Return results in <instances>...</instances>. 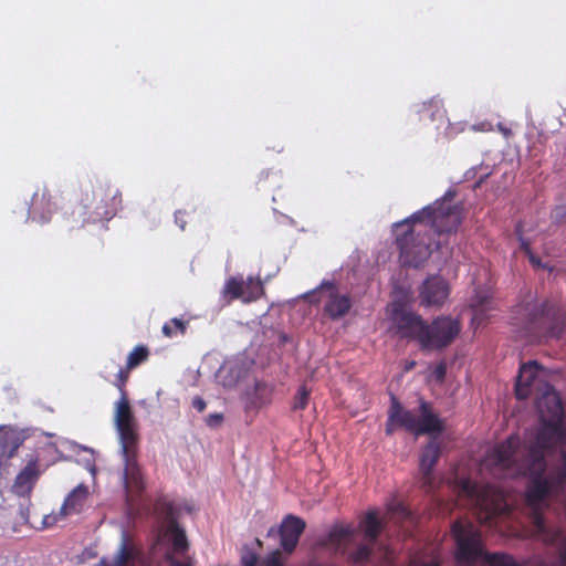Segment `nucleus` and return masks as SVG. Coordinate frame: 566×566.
Instances as JSON below:
<instances>
[{"label": "nucleus", "mask_w": 566, "mask_h": 566, "mask_svg": "<svg viewBox=\"0 0 566 566\" xmlns=\"http://www.w3.org/2000/svg\"><path fill=\"white\" fill-rule=\"evenodd\" d=\"M537 409L539 420L526 433L523 457L520 439L510 436L486 454L484 463L491 470L531 476L526 502L533 510L534 536L554 548L548 555L549 566H566V530L547 526L542 512L548 496L562 500L566 506V426L562 398L553 386L545 385Z\"/></svg>", "instance_id": "1"}, {"label": "nucleus", "mask_w": 566, "mask_h": 566, "mask_svg": "<svg viewBox=\"0 0 566 566\" xmlns=\"http://www.w3.org/2000/svg\"><path fill=\"white\" fill-rule=\"evenodd\" d=\"M455 192L448 190L433 203L396 222V245L403 266L420 268L431 254L432 234L455 232L462 222V208L453 205Z\"/></svg>", "instance_id": "2"}, {"label": "nucleus", "mask_w": 566, "mask_h": 566, "mask_svg": "<svg viewBox=\"0 0 566 566\" xmlns=\"http://www.w3.org/2000/svg\"><path fill=\"white\" fill-rule=\"evenodd\" d=\"M142 363V345H136L127 358L125 367L111 359L104 368L105 378L118 369L113 384L122 392L120 399L115 407V426L119 437V443L123 454V485L125 491L126 511L129 516L139 514L142 507V468L139 464V436L137 426L129 405V400L124 391V385L128 379L132 368Z\"/></svg>", "instance_id": "3"}, {"label": "nucleus", "mask_w": 566, "mask_h": 566, "mask_svg": "<svg viewBox=\"0 0 566 566\" xmlns=\"http://www.w3.org/2000/svg\"><path fill=\"white\" fill-rule=\"evenodd\" d=\"M122 205V196L118 188L106 180H96L91 190H85L71 199L62 195L53 193L48 188L36 190L31 199L29 217L32 221L45 224L50 222L52 214L60 210L71 228L83 227L85 223L111 220Z\"/></svg>", "instance_id": "4"}, {"label": "nucleus", "mask_w": 566, "mask_h": 566, "mask_svg": "<svg viewBox=\"0 0 566 566\" xmlns=\"http://www.w3.org/2000/svg\"><path fill=\"white\" fill-rule=\"evenodd\" d=\"M154 514L159 521L156 546H167L165 558L169 566H192L189 560H179L176 556H184L189 549L186 531L178 524V510L166 497L156 500L153 506Z\"/></svg>", "instance_id": "5"}, {"label": "nucleus", "mask_w": 566, "mask_h": 566, "mask_svg": "<svg viewBox=\"0 0 566 566\" xmlns=\"http://www.w3.org/2000/svg\"><path fill=\"white\" fill-rule=\"evenodd\" d=\"M457 489L459 495L470 502L478 521L483 525L491 526L496 516L511 512L504 492L494 485L479 484L469 478H461L457 480Z\"/></svg>", "instance_id": "6"}, {"label": "nucleus", "mask_w": 566, "mask_h": 566, "mask_svg": "<svg viewBox=\"0 0 566 566\" xmlns=\"http://www.w3.org/2000/svg\"><path fill=\"white\" fill-rule=\"evenodd\" d=\"M451 533L455 542V560L460 566H476L483 563L486 549L481 532L471 523L457 520Z\"/></svg>", "instance_id": "7"}, {"label": "nucleus", "mask_w": 566, "mask_h": 566, "mask_svg": "<svg viewBox=\"0 0 566 566\" xmlns=\"http://www.w3.org/2000/svg\"><path fill=\"white\" fill-rule=\"evenodd\" d=\"M420 415L402 407L399 400L391 396L390 419L398 420V427L415 436L441 432L443 424L439 417L431 411L428 402L421 400L419 405Z\"/></svg>", "instance_id": "8"}, {"label": "nucleus", "mask_w": 566, "mask_h": 566, "mask_svg": "<svg viewBox=\"0 0 566 566\" xmlns=\"http://www.w3.org/2000/svg\"><path fill=\"white\" fill-rule=\"evenodd\" d=\"M461 324L450 316H439L431 324L424 323L421 337V348L441 350L448 347L459 335Z\"/></svg>", "instance_id": "9"}, {"label": "nucleus", "mask_w": 566, "mask_h": 566, "mask_svg": "<svg viewBox=\"0 0 566 566\" xmlns=\"http://www.w3.org/2000/svg\"><path fill=\"white\" fill-rule=\"evenodd\" d=\"M263 294L262 281L253 276H249L247 280H243L242 276H230L222 289V295L229 298V302L241 300L248 304L258 301Z\"/></svg>", "instance_id": "10"}, {"label": "nucleus", "mask_w": 566, "mask_h": 566, "mask_svg": "<svg viewBox=\"0 0 566 566\" xmlns=\"http://www.w3.org/2000/svg\"><path fill=\"white\" fill-rule=\"evenodd\" d=\"M391 321L400 337L416 339L421 346L426 322L419 314L405 308L401 303H394L391 305Z\"/></svg>", "instance_id": "11"}, {"label": "nucleus", "mask_w": 566, "mask_h": 566, "mask_svg": "<svg viewBox=\"0 0 566 566\" xmlns=\"http://www.w3.org/2000/svg\"><path fill=\"white\" fill-rule=\"evenodd\" d=\"M566 329V318H549L544 307L534 310L526 326L530 340L539 336L559 338Z\"/></svg>", "instance_id": "12"}, {"label": "nucleus", "mask_w": 566, "mask_h": 566, "mask_svg": "<svg viewBox=\"0 0 566 566\" xmlns=\"http://www.w3.org/2000/svg\"><path fill=\"white\" fill-rule=\"evenodd\" d=\"M450 294L448 282L439 276L427 277L419 289V303L423 307H441Z\"/></svg>", "instance_id": "13"}, {"label": "nucleus", "mask_w": 566, "mask_h": 566, "mask_svg": "<svg viewBox=\"0 0 566 566\" xmlns=\"http://www.w3.org/2000/svg\"><path fill=\"white\" fill-rule=\"evenodd\" d=\"M440 455V442L433 438L422 449L419 462V471L421 474V488L424 489L427 492H430L434 489L436 479L433 475V469L438 463Z\"/></svg>", "instance_id": "14"}, {"label": "nucleus", "mask_w": 566, "mask_h": 566, "mask_svg": "<svg viewBox=\"0 0 566 566\" xmlns=\"http://www.w3.org/2000/svg\"><path fill=\"white\" fill-rule=\"evenodd\" d=\"M41 474L42 469L39 457L30 455L25 465L14 479L11 486L12 492L18 496H30Z\"/></svg>", "instance_id": "15"}, {"label": "nucleus", "mask_w": 566, "mask_h": 566, "mask_svg": "<svg viewBox=\"0 0 566 566\" xmlns=\"http://www.w3.org/2000/svg\"><path fill=\"white\" fill-rule=\"evenodd\" d=\"M542 367L536 361L523 364L520 368L516 382L515 396L517 399H527L536 390H539V371Z\"/></svg>", "instance_id": "16"}, {"label": "nucleus", "mask_w": 566, "mask_h": 566, "mask_svg": "<svg viewBox=\"0 0 566 566\" xmlns=\"http://www.w3.org/2000/svg\"><path fill=\"white\" fill-rule=\"evenodd\" d=\"M140 555V549L137 546L133 536L124 531L117 553L113 560L102 558L96 566H135Z\"/></svg>", "instance_id": "17"}, {"label": "nucleus", "mask_w": 566, "mask_h": 566, "mask_svg": "<svg viewBox=\"0 0 566 566\" xmlns=\"http://www.w3.org/2000/svg\"><path fill=\"white\" fill-rule=\"evenodd\" d=\"M306 524L303 518L295 515H287L280 528L281 547L287 554H292L296 548L300 537L303 534Z\"/></svg>", "instance_id": "18"}, {"label": "nucleus", "mask_w": 566, "mask_h": 566, "mask_svg": "<svg viewBox=\"0 0 566 566\" xmlns=\"http://www.w3.org/2000/svg\"><path fill=\"white\" fill-rule=\"evenodd\" d=\"M87 488L84 485L76 486L64 500L57 515H45L43 518L44 527H51L56 524L60 518L67 514L76 513L83 506L87 497Z\"/></svg>", "instance_id": "19"}, {"label": "nucleus", "mask_w": 566, "mask_h": 566, "mask_svg": "<svg viewBox=\"0 0 566 566\" xmlns=\"http://www.w3.org/2000/svg\"><path fill=\"white\" fill-rule=\"evenodd\" d=\"M329 291L328 300L324 305V314L331 319H338L344 317L352 307V301L347 295H342L337 292L333 283L323 284Z\"/></svg>", "instance_id": "20"}, {"label": "nucleus", "mask_w": 566, "mask_h": 566, "mask_svg": "<svg viewBox=\"0 0 566 566\" xmlns=\"http://www.w3.org/2000/svg\"><path fill=\"white\" fill-rule=\"evenodd\" d=\"M354 534L355 530L352 525H334L326 537L321 541V545L331 547L337 553L345 554L347 545Z\"/></svg>", "instance_id": "21"}, {"label": "nucleus", "mask_w": 566, "mask_h": 566, "mask_svg": "<svg viewBox=\"0 0 566 566\" xmlns=\"http://www.w3.org/2000/svg\"><path fill=\"white\" fill-rule=\"evenodd\" d=\"M273 388L262 381H256L254 386L244 392L243 400L247 410H258L269 405L272 400Z\"/></svg>", "instance_id": "22"}, {"label": "nucleus", "mask_w": 566, "mask_h": 566, "mask_svg": "<svg viewBox=\"0 0 566 566\" xmlns=\"http://www.w3.org/2000/svg\"><path fill=\"white\" fill-rule=\"evenodd\" d=\"M470 306L473 311L472 322L481 325L488 318V312L495 308V302L490 291L475 290Z\"/></svg>", "instance_id": "23"}, {"label": "nucleus", "mask_w": 566, "mask_h": 566, "mask_svg": "<svg viewBox=\"0 0 566 566\" xmlns=\"http://www.w3.org/2000/svg\"><path fill=\"white\" fill-rule=\"evenodd\" d=\"M358 527L363 532L365 539L375 544L384 528V525L378 517L377 511L370 510L359 522Z\"/></svg>", "instance_id": "24"}, {"label": "nucleus", "mask_w": 566, "mask_h": 566, "mask_svg": "<svg viewBox=\"0 0 566 566\" xmlns=\"http://www.w3.org/2000/svg\"><path fill=\"white\" fill-rule=\"evenodd\" d=\"M20 443L18 439L7 431H0V462L15 455Z\"/></svg>", "instance_id": "25"}, {"label": "nucleus", "mask_w": 566, "mask_h": 566, "mask_svg": "<svg viewBox=\"0 0 566 566\" xmlns=\"http://www.w3.org/2000/svg\"><path fill=\"white\" fill-rule=\"evenodd\" d=\"M482 564L486 566H520L511 554L502 552H486V555H484V560Z\"/></svg>", "instance_id": "26"}, {"label": "nucleus", "mask_w": 566, "mask_h": 566, "mask_svg": "<svg viewBox=\"0 0 566 566\" xmlns=\"http://www.w3.org/2000/svg\"><path fill=\"white\" fill-rule=\"evenodd\" d=\"M440 554L436 548H432L430 554L421 553L411 558L412 566H440Z\"/></svg>", "instance_id": "27"}, {"label": "nucleus", "mask_w": 566, "mask_h": 566, "mask_svg": "<svg viewBox=\"0 0 566 566\" xmlns=\"http://www.w3.org/2000/svg\"><path fill=\"white\" fill-rule=\"evenodd\" d=\"M374 545L370 542L360 544L348 555V559L354 564L367 563L373 554Z\"/></svg>", "instance_id": "28"}, {"label": "nucleus", "mask_w": 566, "mask_h": 566, "mask_svg": "<svg viewBox=\"0 0 566 566\" xmlns=\"http://www.w3.org/2000/svg\"><path fill=\"white\" fill-rule=\"evenodd\" d=\"M187 326L188 322L179 318H171L169 322L164 324L163 333L165 336L170 338L178 335H185Z\"/></svg>", "instance_id": "29"}, {"label": "nucleus", "mask_w": 566, "mask_h": 566, "mask_svg": "<svg viewBox=\"0 0 566 566\" xmlns=\"http://www.w3.org/2000/svg\"><path fill=\"white\" fill-rule=\"evenodd\" d=\"M310 390L305 386H301L294 397L293 410H304L308 405Z\"/></svg>", "instance_id": "30"}, {"label": "nucleus", "mask_w": 566, "mask_h": 566, "mask_svg": "<svg viewBox=\"0 0 566 566\" xmlns=\"http://www.w3.org/2000/svg\"><path fill=\"white\" fill-rule=\"evenodd\" d=\"M388 511L390 514L392 515H397L399 518L401 520H406L409 517L410 515V512L409 510L406 507V505L401 502H391L389 505H388Z\"/></svg>", "instance_id": "31"}, {"label": "nucleus", "mask_w": 566, "mask_h": 566, "mask_svg": "<svg viewBox=\"0 0 566 566\" xmlns=\"http://www.w3.org/2000/svg\"><path fill=\"white\" fill-rule=\"evenodd\" d=\"M262 566H284L282 554L279 549L269 554L263 560Z\"/></svg>", "instance_id": "32"}, {"label": "nucleus", "mask_w": 566, "mask_h": 566, "mask_svg": "<svg viewBox=\"0 0 566 566\" xmlns=\"http://www.w3.org/2000/svg\"><path fill=\"white\" fill-rule=\"evenodd\" d=\"M447 375V364L444 361H440L437 364L432 370V376L438 382H442Z\"/></svg>", "instance_id": "33"}, {"label": "nucleus", "mask_w": 566, "mask_h": 566, "mask_svg": "<svg viewBox=\"0 0 566 566\" xmlns=\"http://www.w3.org/2000/svg\"><path fill=\"white\" fill-rule=\"evenodd\" d=\"M516 234L518 235V241H520V248L521 250L527 255V254H531L532 251V248H531V242L523 237V233H522V228L521 226L518 224L516 227Z\"/></svg>", "instance_id": "34"}, {"label": "nucleus", "mask_w": 566, "mask_h": 566, "mask_svg": "<svg viewBox=\"0 0 566 566\" xmlns=\"http://www.w3.org/2000/svg\"><path fill=\"white\" fill-rule=\"evenodd\" d=\"M397 428H399L398 420L396 418L390 419V409H389L388 410V419H387L386 427H385V432L387 436H391Z\"/></svg>", "instance_id": "35"}, {"label": "nucleus", "mask_w": 566, "mask_h": 566, "mask_svg": "<svg viewBox=\"0 0 566 566\" xmlns=\"http://www.w3.org/2000/svg\"><path fill=\"white\" fill-rule=\"evenodd\" d=\"M242 566H256L258 557L254 553H247L241 558Z\"/></svg>", "instance_id": "36"}, {"label": "nucleus", "mask_w": 566, "mask_h": 566, "mask_svg": "<svg viewBox=\"0 0 566 566\" xmlns=\"http://www.w3.org/2000/svg\"><path fill=\"white\" fill-rule=\"evenodd\" d=\"M192 407L199 412H202L205 411L207 403L201 397L197 396L192 399Z\"/></svg>", "instance_id": "37"}, {"label": "nucleus", "mask_w": 566, "mask_h": 566, "mask_svg": "<svg viewBox=\"0 0 566 566\" xmlns=\"http://www.w3.org/2000/svg\"><path fill=\"white\" fill-rule=\"evenodd\" d=\"M223 420V417L221 413H212L208 417L207 423L211 427L218 426Z\"/></svg>", "instance_id": "38"}, {"label": "nucleus", "mask_w": 566, "mask_h": 566, "mask_svg": "<svg viewBox=\"0 0 566 566\" xmlns=\"http://www.w3.org/2000/svg\"><path fill=\"white\" fill-rule=\"evenodd\" d=\"M530 262L535 266H542L541 260L538 256H536L533 252L531 254H527Z\"/></svg>", "instance_id": "39"}, {"label": "nucleus", "mask_w": 566, "mask_h": 566, "mask_svg": "<svg viewBox=\"0 0 566 566\" xmlns=\"http://www.w3.org/2000/svg\"><path fill=\"white\" fill-rule=\"evenodd\" d=\"M143 355H144V360H146V358L148 356V350H147V348L145 346H144Z\"/></svg>", "instance_id": "40"}, {"label": "nucleus", "mask_w": 566, "mask_h": 566, "mask_svg": "<svg viewBox=\"0 0 566 566\" xmlns=\"http://www.w3.org/2000/svg\"><path fill=\"white\" fill-rule=\"evenodd\" d=\"M433 104H436V103H434L433 101H431V102L428 104V106H429V107H431V106H433Z\"/></svg>", "instance_id": "41"}, {"label": "nucleus", "mask_w": 566, "mask_h": 566, "mask_svg": "<svg viewBox=\"0 0 566 566\" xmlns=\"http://www.w3.org/2000/svg\"><path fill=\"white\" fill-rule=\"evenodd\" d=\"M143 510H144V514H145L146 513V504L145 503H144Z\"/></svg>", "instance_id": "42"}, {"label": "nucleus", "mask_w": 566, "mask_h": 566, "mask_svg": "<svg viewBox=\"0 0 566 566\" xmlns=\"http://www.w3.org/2000/svg\"><path fill=\"white\" fill-rule=\"evenodd\" d=\"M144 566H148V565H146V562H145V560H144Z\"/></svg>", "instance_id": "43"}]
</instances>
